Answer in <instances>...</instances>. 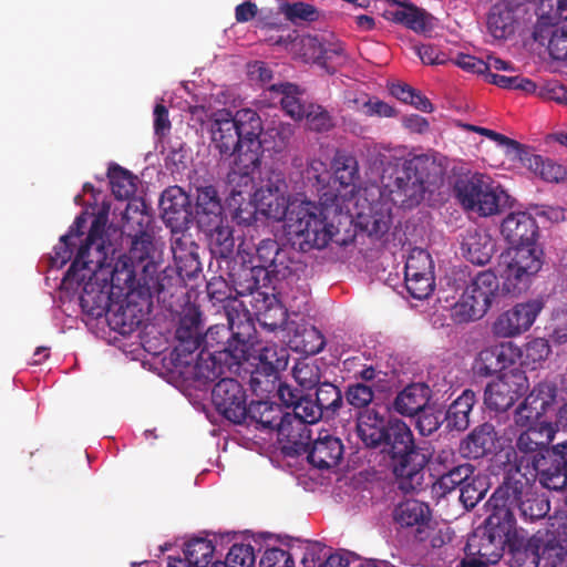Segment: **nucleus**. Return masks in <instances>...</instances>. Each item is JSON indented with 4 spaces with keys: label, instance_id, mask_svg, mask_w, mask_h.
I'll list each match as a JSON object with an SVG mask.
<instances>
[{
    "label": "nucleus",
    "instance_id": "1",
    "mask_svg": "<svg viewBox=\"0 0 567 567\" xmlns=\"http://www.w3.org/2000/svg\"><path fill=\"white\" fill-rule=\"evenodd\" d=\"M245 332L237 331L228 339L226 346L221 349L215 348L213 340L214 334H228V330L224 324L209 327L203 334L202 313L198 308H188L179 320V324L175 332L176 346L174 353L176 360L182 364H189L187 357L192 355L203 344L204 348L198 354L195 363L194 374L198 381L204 383L214 382L226 371H230L234 367L238 368L243 362L248 361L251 357L254 348L252 332L255 331L252 323L244 324Z\"/></svg>",
    "mask_w": 567,
    "mask_h": 567
},
{
    "label": "nucleus",
    "instance_id": "2",
    "mask_svg": "<svg viewBox=\"0 0 567 567\" xmlns=\"http://www.w3.org/2000/svg\"><path fill=\"white\" fill-rule=\"evenodd\" d=\"M105 221L94 218L89 234L81 243L75 259L63 277L62 284L71 289L82 288L80 306L86 315L101 317L106 308L107 296L100 284L93 281L97 270L102 269L109 257L110 245H106Z\"/></svg>",
    "mask_w": 567,
    "mask_h": 567
},
{
    "label": "nucleus",
    "instance_id": "3",
    "mask_svg": "<svg viewBox=\"0 0 567 567\" xmlns=\"http://www.w3.org/2000/svg\"><path fill=\"white\" fill-rule=\"evenodd\" d=\"M379 449L385 466L395 477L402 492L412 493L421 489L429 456L415 443L411 427L403 420H388V432Z\"/></svg>",
    "mask_w": 567,
    "mask_h": 567
},
{
    "label": "nucleus",
    "instance_id": "4",
    "mask_svg": "<svg viewBox=\"0 0 567 567\" xmlns=\"http://www.w3.org/2000/svg\"><path fill=\"white\" fill-rule=\"evenodd\" d=\"M491 515L516 526L515 511L524 520H536L549 511V502L538 495L535 480L529 478L519 467H511L503 483L488 501Z\"/></svg>",
    "mask_w": 567,
    "mask_h": 567
},
{
    "label": "nucleus",
    "instance_id": "5",
    "mask_svg": "<svg viewBox=\"0 0 567 567\" xmlns=\"http://www.w3.org/2000/svg\"><path fill=\"white\" fill-rule=\"evenodd\" d=\"M444 169L434 154L415 155L405 159L402 167L384 183L390 200L394 205L412 208L424 199L431 186L443 178Z\"/></svg>",
    "mask_w": 567,
    "mask_h": 567
},
{
    "label": "nucleus",
    "instance_id": "6",
    "mask_svg": "<svg viewBox=\"0 0 567 567\" xmlns=\"http://www.w3.org/2000/svg\"><path fill=\"white\" fill-rule=\"evenodd\" d=\"M285 219L289 240L300 251L322 249L334 235L336 228L328 221L324 209L311 202L291 205Z\"/></svg>",
    "mask_w": 567,
    "mask_h": 567
},
{
    "label": "nucleus",
    "instance_id": "7",
    "mask_svg": "<svg viewBox=\"0 0 567 567\" xmlns=\"http://www.w3.org/2000/svg\"><path fill=\"white\" fill-rule=\"evenodd\" d=\"M499 296L497 276L485 270L478 272L465 287L458 300L451 307L455 323H468L482 319Z\"/></svg>",
    "mask_w": 567,
    "mask_h": 567
},
{
    "label": "nucleus",
    "instance_id": "8",
    "mask_svg": "<svg viewBox=\"0 0 567 567\" xmlns=\"http://www.w3.org/2000/svg\"><path fill=\"white\" fill-rule=\"evenodd\" d=\"M453 190L458 203L467 212L483 217L499 213L504 190L485 174L474 173L460 176Z\"/></svg>",
    "mask_w": 567,
    "mask_h": 567
},
{
    "label": "nucleus",
    "instance_id": "9",
    "mask_svg": "<svg viewBox=\"0 0 567 567\" xmlns=\"http://www.w3.org/2000/svg\"><path fill=\"white\" fill-rule=\"evenodd\" d=\"M516 526L503 522L499 516L488 515L483 528L476 529L465 546V555L478 556L489 565L503 557L505 546L516 537Z\"/></svg>",
    "mask_w": 567,
    "mask_h": 567
},
{
    "label": "nucleus",
    "instance_id": "10",
    "mask_svg": "<svg viewBox=\"0 0 567 567\" xmlns=\"http://www.w3.org/2000/svg\"><path fill=\"white\" fill-rule=\"evenodd\" d=\"M284 188L285 182L279 176H276V181H268L267 184L260 186L254 194V203L248 202L245 207L239 205L236 209L237 223L252 225L257 220L258 212L269 219H285L291 206L287 205Z\"/></svg>",
    "mask_w": 567,
    "mask_h": 567
},
{
    "label": "nucleus",
    "instance_id": "11",
    "mask_svg": "<svg viewBox=\"0 0 567 567\" xmlns=\"http://www.w3.org/2000/svg\"><path fill=\"white\" fill-rule=\"evenodd\" d=\"M512 259L504 271L503 288L507 293L518 295L528 287L532 276L543 266V250L532 241L512 247Z\"/></svg>",
    "mask_w": 567,
    "mask_h": 567
},
{
    "label": "nucleus",
    "instance_id": "12",
    "mask_svg": "<svg viewBox=\"0 0 567 567\" xmlns=\"http://www.w3.org/2000/svg\"><path fill=\"white\" fill-rule=\"evenodd\" d=\"M155 246L153 236L147 231H140L132 240L127 261H117L111 276L114 286L121 289L134 290L138 274L148 260L154 259Z\"/></svg>",
    "mask_w": 567,
    "mask_h": 567
},
{
    "label": "nucleus",
    "instance_id": "13",
    "mask_svg": "<svg viewBox=\"0 0 567 567\" xmlns=\"http://www.w3.org/2000/svg\"><path fill=\"white\" fill-rule=\"evenodd\" d=\"M260 269H265L264 285H272L276 281L288 279L299 269V265L289 254V250L281 248L277 240L266 238L256 246V255L250 260Z\"/></svg>",
    "mask_w": 567,
    "mask_h": 567
},
{
    "label": "nucleus",
    "instance_id": "14",
    "mask_svg": "<svg viewBox=\"0 0 567 567\" xmlns=\"http://www.w3.org/2000/svg\"><path fill=\"white\" fill-rule=\"evenodd\" d=\"M212 401L217 412L234 424L247 421V393L243 384L233 378H221L213 388Z\"/></svg>",
    "mask_w": 567,
    "mask_h": 567
},
{
    "label": "nucleus",
    "instance_id": "15",
    "mask_svg": "<svg viewBox=\"0 0 567 567\" xmlns=\"http://www.w3.org/2000/svg\"><path fill=\"white\" fill-rule=\"evenodd\" d=\"M542 309L543 302L539 300L517 303L495 319L492 324V332L498 338L520 336L529 330Z\"/></svg>",
    "mask_w": 567,
    "mask_h": 567
},
{
    "label": "nucleus",
    "instance_id": "16",
    "mask_svg": "<svg viewBox=\"0 0 567 567\" xmlns=\"http://www.w3.org/2000/svg\"><path fill=\"white\" fill-rule=\"evenodd\" d=\"M526 378L520 373H504L487 384L484 403L495 412H505L512 408L525 391Z\"/></svg>",
    "mask_w": 567,
    "mask_h": 567
},
{
    "label": "nucleus",
    "instance_id": "17",
    "mask_svg": "<svg viewBox=\"0 0 567 567\" xmlns=\"http://www.w3.org/2000/svg\"><path fill=\"white\" fill-rule=\"evenodd\" d=\"M198 249V245L189 233L181 228H172L171 250L176 272L183 280L196 278L202 271Z\"/></svg>",
    "mask_w": 567,
    "mask_h": 567
},
{
    "label": "nucleus",
    "instance_id": "18",
    "mask_svg": "<svg viewBox=\"0 0 567 567\" xmlns=\"http://www.w3.org/2000/svg\"><path fill=\"white\" fill-rule=\"evenodd\" d=\"M258 322L269 331L282 329L290 334L292 322L288 321V311L274 293L257 292L250 301Z\"/></svg>",
    "mask_w": 567,
    "mask_h": 567
},
{
    "label": "nucleus",
    "instance_id": "19",
    "mask_svg": "<svg viewBox=\"0 0 567 567\" xmlns=\"http://www.w3.org/2000/svg\"><path fill=\"white\" fill-rule=\"evenodd\" d=\"M276 430L278 441L282 445V452L288 456L303 455L311 441L309 424L302 422L296 415L286 412Z\"/></svg>",
    "mask_w": 567,
    "mask_h": 567
},
{
    "label": "nucleus",
    "instance_id": "20",
    "mask_svg": "<svg viewBox=\"0 0 567 567\" xmlns=\"http://www.w3.org/2000/svg\"><path fill=\"white\" fill-rule=\"evenodd\" d=\"M210 134L212 145L218 151L221 158L236 157L246 152V148L241 147L243 143L236 131V123L231 120L229 112L224 111L216 114L210 125Z\"/></svg>",
    "mask_w": 567,
    "mask_h": 567
},
{
    "label": "nucleus",
    "instance_id": "21",
    "mask_svg": "<svg viewBox=\"0 0 567 567\" xmlns=\"http://www.w3.org/2000/svg\"><path fill=\"white\" fill-rule=\"evenodd\" d=\"M159 208L164 221L171 228H183L192 216L190 199L177 185L167 187L161 195Z\"/></svg>",
    "mask_w": 567,
    "mask_h": 567
},
{
    "label": "nucleus",
    "instance_id": "22",
    "mask_svg": "<svg viewBox=\"0 0 567 567\" xmlns=\"http://www.w3.org/2000/svg\"><path fill=\"white\" fill-rule=\"evenodd\" d=\"M432 389L424 382H411L396 393L390 410L404 417H414L430 403Z\"/></svg>",
    "mask_w": 567,
    "mask_h": 567
},
{
    "label": "nucleus",
    "instance_id": "23",
    "mask_svg": "<svg viewBox=\"0 0 567 567\" xmlns=\"http://www.w3.org/2000/svg\"><path fill=\"white\" fill-rule=\"evenodd\" d=\"M395 523L401 527H415V537L423 542L432 519L430 506L417 499H406L398 504L393 512Z\"/></svg>",
    "mask_w": 567,
    "mask_h": 567
},
{
    "label": "nucleus",
    "instance_id": "24",
    "mask_svg": "<svg viewBox=\"0 0 567 567\" xmlns=\"http://www.w3.org/2000/svg\"><path fill=\"white\" fill-rule=\"evenodd\" d=\"M261 163V155L250 153H240L236 155L227 174V185L230 188V195L235 197L249 192L254 187V175Z\"/></svg>",
    "mask_w": 567,
    "mask_h": 567
},
{
    "label": "nucleus",
    "instance_id": "25",
    "mask_svg": "<svg viewBox=\"0 0 567 567\" xmlns=\"http://www.w3.org/2000/svg\"><path fill=\"white\" fill-rule=\"evenodd\" d=\"M159 268L161 265L155 260H148L143 265V269L135 281V289H144L150 297L161 299L162 295L175 285V281L182 279L178 275L177 277L174 276L176 269L174 270L169 267L164 269Z\"/></svg>",
    "mask_w": 567,
    "mask_h": 567
},
{
    "label": "nucleus",
    "instance_id": "26",
    "mask_svg": "<svg viewBox=\"0 0 567 567\" xmlns=\"http://www.w3.org/2000/svg\"><path fill=\"white\" fill-rule=\"evenodd\" d=\"M501 233L511 247L522 246L537 240L538 225L529 213H511L502 221Z\"/></svg>",
    "mask_w": 567,
    "mask_h": 567
},
{
    "label": "nucleus",
    "instance_id": "27",
    "mask_svg": "<svg viewBox=\"0 0 567 567\" xmlns=\"http://www.w3.org/2000/svg\"><path fill=\"white\" fill-rule=\"evenodd\" d=\"M308 462L317 468H331L339 464L343 455L341 440L326 432L320 433L313 442L309 441Z\"/></svg>",
    "mask_w": 567,
    "mask_h": 567
},
{
    "label": "nucleus",
    "instance_id": "28",
    "mask_svg": "<svg viewBox=\"0 0 567 567\" xmlns=\"http://www.w3.org/2000/svg\"><path fill=\"white\" fill-rule=\"evenodd\" d=\"M231 120L236 123V131L243 143L241 147L246 148L245 153L262 155L260 141L262 124L258 113L250 109H243L237 111Z\"/></svg>",
    "mask_w": 567,
    "mask_h": 567
},
{
    "label": "nucleus",
    "instance_id": "29",
    "mask_svg": "<svg viewBox=\"0 0 567 567\" xmlns=\"http://www.w3.org/2000/svg\"><path fill=\"white\" fill-rule=\"evenodd\" d=\"M223 210L221 199L214 186L197 188L195 212L197 224L202 229H209L217 223H223Z\"/></svg>",
    "mask_w": 567,
    "mask_h": 567
},
{
    "label": "nucleus",
    "instance_id": "30",
    "mask_svg": "<svg viewBox=\"0 0 567 567\" xmlns=\"http://www.w3.org/2000/svg\"><path fill=\"white\" fill-rule=\"evenodd\" d=\"M285 414L282 408L275 402L251 401L244 424L259 431H276Z\"/></svg>",
    "mask_w": 567,
    "mask_h": 567
},
{
    "label": "nucleus",
    "instance_id": "31",
    "mask_svg": "<svg viewBox=\"0 0 567 567\" xmlns=\"http://www.w3.org/2000/svg\"><path fill=\"white\" fill-rule=\"evenodd\" d=\"M497 436L493 424L476 426L461 443V451L468 458H482L495 450Z\"/></svg>",
    "mask_w": 567,
    "mask_h": 567
},
{
    "label": "nucleus",
    "instance_id": "32",
    "mask_svg": "<svg viewBox=\"0 0 567 567\" xmlns=\"http://www.w3.org/2000/svg\"><path fill=\"white\" fill-rule=\"evenodd\" d=\"M523 154L520 164L542 181L558 184L566 179L567 169L556 161L535 154L529 147Z\"/></svg>",
    "mask_w": 567,
    "mask_h": 567
},
{
    "label": "nucleus",
    "instance_id": "33",
    "mask_svg": "<svg viewBox=\"0 0 567 567\" xmlns=\"http://www.w3.org/2000/svg\"><path fill=\"white\" fill-rule=\"evenodd\" d=\"M477 402L476 393L465 389L444 412V421L449 431H465L471 424V413Z\"/></svg>",
    "mask_w": 567,
    "mask_h": 567
},
{
    "label": "nucleus",
    "instance_id": "34",
    "mask_svg": "<svg viewBox=\"0 0 567 567\" xmlns=\"http://www.w3.org/2000/svg\"><path fill=\"white\" fill-rule=\"evenodd\" d=\"M392 224L391 209L380 203L369 206L368 212L357 215V227L367 233L369 237L382 238L388 234Z\"/></svg>",
    "mask_w": 567,
    "mask_h": 567
},
{
    "label": "nucleus",
    "instance_id": "35",
    "mask_svg": "<svg viewBox=\"0 0 567 567\" xmlns=\"http://www.w3.org/2000/svg\"><path fill=\"white\" fill-rule=\"evenodd\" d=\"M462 251L470 262L484 266L495 251V243L484 230H468L462 241Z\"/></svg>",
    "mask_w": 567,
    "mask_h": 567
},
{
    "label": "nucleus",
    "instance_id": "36",
    "mask_svg": "<svg viewBox=\"0 0 567 567\" xmlns=\"http://www.w3.org/2000/svg\"><path fill=\"white\" fill-rule=\"evenodd\" d=\"M292 324L290 334H287L288 344L292 350L306 355H315L323 350L326 339L319 329L309 324Z\"/></svg>",
    "mask_w": 567,
    "mask_h": 567
},
{
    "label": "nucleus",
    "instance_id": "37",
    "mask_svg": "<svg viewBox=\"0 0 567 567\" xmlns=\"http://www.w3.org/2000/svg\"><path fill=\"white\" fill-rule=\"evenodd\" d=\"M215 546L212 540L194 538L185 544V558H169L167 567H208Z\"/></svg>",
    "mask_w": 567,
    "mask_h": 567
},
{
    "label": "nucleus",
    "instance_id": "38",
    "mask_svg": "<svg viewBox=\"0 0 567 567\" xmlns=\"http://www.w3.org/2000/svg\"><path fill=\"white\" fill-rule=\"evenodd\" d=\"M388 432V421L375 411L361 415L357 422V433L367 447L379 449Z\"/></svg>",
    "mask_w": 567,
    "mask_h": 567
},
{
    "label": "nucleus",
    "instance_id": "39",
    "mask_svg": "<svg viewBox=\"0 0 567 567\" xmlns=\"http://www.w3.org/2000/svg\"><path fill=\"white\" fill-rule=\"evenodd\" d=\"M264 272L265 269H260L254 264L250 266L243 264L238 269L234 268L230 271L229 277L238 295H250L251 299H254V295L257 292H264L261 288H267L269 286L264 285Z\"/></svg>",
    "mask_w": 567,
    "mask_h": 567
},
{
    "label": "nucleus",
    "instance_id": "40",
    "mask_svg": "<svg viewBox=\"0 0 567 567\" xmlns=\"http://www.w3.org/2000/svg\"><path fill=\"white\" fill-rule=\"evenodd\" d=\"M474 472H476V467L471 463L458 464L450 468L445 466V472L440 474L432 484L433 494L437 497H445L456 488L461 489Z\"/></svg>",
    "mask_w": 567,
    "mask_h": 567
},
{
    "label": "nucleus",
    "instance_id": "41",
    "mask_svg": "<svg viewBox=\"0 0 567 567\" xmlns=\"http://www.w3.org/2000/svg\"><path fill=\"white\" fill-rule=\"evenodd\" d=\"M393 21L416 33L425 34L433 29L432 17L412 3H400L393 13Z\"/></svg>",
    "mask_w": 567,
    "mask_h": 567
},
{
    "label": "nucleus",
    "instance_id": "42",
    "mask_svg": "<svg viewBox=\"0 0 567 567\" xmlns=\"http://www.w3.org/2000/svg\"><path fill=\"white\" fill-rule=\"evenodd\" d=\"M107 177L116 199L126 200L135 195L138 181L130 171L117 164H112L107 169Z\"/></svg>",
    "mask_w": 567,
    "mask_h": 567
},
{
    "label": "nucleus",
    "instance_id": "43",
    "mask_svg": "<svg viewBox=\"0 0 567 567\" xmlns=\"http://www.w3.org/2000/svg\"><path fill=\"white\" fill-rule=\"evenodd\" d=\"M517 17L499 4H495L487 18V29L496 40H505L515 32Z\"/></svg>",
    "mask_w": 567,
    "mask_h": 567
},
{
    "label": "nucleus",
    "instance_id": "44",
    "mask_svg": "<svg viewBox=\"0 0 567 567\" xmlns=\"http://www.w3.org/2000/svg\"><path fill=\"white\" fill-rule=\"evenodd\" d=\"M316 401L327 419L333 417L338 414L343 405V395L341 390L330 383L323 382L317 385Z\"/></svg>",
    "mask_w": 567,
    "mask_h": 567
},
{
    "label": "nucleus",
    "instance_id": "45",
    "mask_svg": "<svg viewBox=\"0 0 567 567\" xmlns=\"http://www.w3.org/2000/svg\"><path fill=\"white\" fill-rule=\"evenodd\" d=\"M336 179L342 186L353 185L359 178V164L354 155L347 151H338L333 157Z\"/></svg>",
    "mask_w": 567,
    "mask_h": 567
},
{
    "label": "nucleus",
    "instance_id": "46",
    "mask_svg": "<svg viewBox=\"0 0 567 567\" xmlns=\"http://www.w3.org/2000/svg\"><path fill=\"white\" fill-rule=\"evenodd\" d=\"M486 492L487 485L485 477L474 472L460 489V502L466 509H472L483 499Z\"/></svg>",
    "mask_w": 567,
    "mask_h": 567
},
{
    "label": "nucleus",
    "instance_id": "47",
    "mask_svg": "<svg viewBox=\"0 0 567 567\" xmlns=\"http://www.w3.org/2000/svg\"><path fill=\"white\" fill-rule=\"evenodd\" d=\"M204 230L209 234V245L214 254L227 257L233 252L235 240L229 226L217 223L215 227Z\"/></svg>",
    "mask_w": 567,
    "mask_h": 567
},
{
    "label": "nucleus",
    "instance_id": "48",
    "mask_svg": "<svg viewBox=\"0 0 567 567\" xmlns=\"http://www.w3.org/2000/svg\"><path fill=\"white\" fill-rule=\"evenodd\" d=\"M272 90H276L282 94L280 104L282 110L293 120H302L307 107L301 104L299 97L296 96V86L286 83L280 85H272Z\"/></svg>",
    "mask_w": 567,
    "mask_h": 567
},
{
    "label": "nucleus",
    "instance_id": "49",
    "mask_svg": "<svg viewBox=\"0 0 567 567\" xmlns=\"http://www.w3.org/2000/svg\"><path fill=\"white\" fill-rule=\"evenodd\" d=\"M557 396V385L553 381L537 383L530 393L525 398L527 404H534L540 412H546Z\"/></svg>",
    "mask_w": 567,
    "mask_h": 567
},
{
    "label": "nucleus",
    "instance_id": "50",
    "mask_svg": "<svg viewBox=\"0 0 567 567\" xmlns=\"http://www.w3.org/2000/svg\"><path fill=\"white\" fill-rule=\"evenodd\" d=\"M516 540L517 536L508 544L512 551L511 567H538V546L528 542L524 547H519L516 546Z\"/></svg>",
    "mask_w": 567,
    "mask_h": 567
},
{
    "label": "nucleus",
    "instance_id": "51",
    "mask_svg": "<svg viewBox=\"0 0 567 567\" xmlns=\"http://www.w3.org/2000/svg\"><path fill=\"white\" fill-rule=\"evenodd\" d=\"M416 416L415 427L423 436L432 435L445 423L444 413L440 409L431 406L430 403L426 408H423V411H420Z\"/></svg>",
    "mask_w": 567,
    "mask_h": 567
},
{
    "label": "nucleus",
    "instance_id": "52",
    "mask_svg": "<svg viewBox=\"0 0 567 567\" xmlns=\"http://www.w3.org/2000/svg\"><path fill=\"white\" fill-rule=\"evenodd\" d=\"M303 118L306 120L307 127L313 132H328L334 126L332 116L321 105H308Z\"/></svg>",
    "mask_w": 567,
    "mask_h": 567
},
{
    "label": "nucleus",
    "instance_id": "53",
    "mask_svg": "<svg viewBox=\"0 0 567 567\" xmlns=\"http://www.w3.org/2000/svg\"><path fill=\"white\" fill-rule=\"evenodd\" d=\"M486 81L502 89L518 90L525 93H534L536 84L532 80L520 75H499L496 73H487Z\"/></svg>",
    "mask_w": 567,
    "mask_h": 567
},
{
    "label": "nucleus",
    "instance_id": "54",
    "mask_svg": "<svg viewBox=\"0 0 567 567\" xmlns=\"http://www.w3.org/2000/svg\"><path fill=\"white\" fill-rule=\"evenodd\" d=\"M432 269L430 254L423 249H414L406 259L404 276H434Z\"/></svg>",
    "mask_w": 567,
    "mask_h": 567
},
{
    "label": "nucleus",
    "instance_id": "55",
    "mask_svg": "<svg viewBox=\"0 0 567 567\" xmlns=\"http://www.w3.org/2000/svg\"><path fill=\"white\" fill-rule=\"evenodd\" d=\"M256 561L254 547L249 544H235L230 547L226 560L221 566L226 567H254Z\"/></svg>",
    "mask_w": 567,
    "mask_h": 567
},
{
    "label": "nucleus",
    "instance_id": "56",
    "mask_svg": "<svg viewBox=\"0 0 567 567\" xmlns=\"http://www.w3.org/2000/svg\"><path fill=\"white\" fill-rule=\"evenodd\" d=\"M290 415H296L298 419L309 425L317 423L324 416L323 410L319 408L316 399H313L312 395L306 393L299 403L295 405V409Z\"/></svg>",
    "mask_w": 567,
    "mask_h": 567
},
{
    "label": "nucleus",
    "instance_id": "57",
    "mask_svg": "<svg viewBox=\"0 0 567 567\" xmlns=\"http://www.w3.org/2000/svg\"><path fill=\"white\" fill-rule=\"evenodd\" d=\"M343 396L348 404L354 409L361 410L371 404L374 399V392L371 386L357 382L347 386Z\"/></svg>",
    "mask_w": 567,
    "mask_h": 567
},
{
    "label": "nucleus",
    "instance_id": "58",
    "mask_svg": "<svg viewBox=\"0 0 567 567\" xmlns=\"http://www.w3.org/2000/svg\"><path fill=\"white\" fill-rule=\"evenodd\" d=\"M473 371L478 377H492L502 371L492 347L481 350L473 363Z\"/></svg>",
    "mask_w": 567,
    "mask_h": 567
},
{
    "label": "nucleus",
    "instance_id": "59",
    "mask_svg": "<svg viewBox=\"0 0 567 567\" xmlns=\"http://www.w3.org/2000/svg\"><path fill=\"white\" fill-rule=\"evenodd\" d=\"M79 248L76 241L71 240V235L61 236L60 243L54 247V254L51 256V266L62 268L72 257L76 256Z\"/></svg>",
    "mask_w": 567,
    "mask_h": 567
},
{
    "label": "nucleus",
    "instance_id": "60",
    "mask_svg": "<svg viewBox=\"0 0 567 567\" xmlns=\"http://www.w3.org/2000/svg\"><path fill=\"white\" fill-rule=\"evenodd\" d=\"M405 287L414 299L427 298L434 289V276H404Z\"/></svg>",
    "mask_w": 567,
    "mask_h": 567
},
{
    "label": "nucleus",
    "instance_id": "61",
    "mask_svg": "<svg viewBox=\"0 0 567 567\" xmlns=\"http://www.w3.org/2000/svg\"><path fill=\"white\" fill-rule=\"evenodd\" d=\"M282 12L286 18L297 23V21H316L319 17L317 8L312 4L305 2L286 3L282 6Z\"/></svg>",
    "mask_w": 567,
    "mask_h": 567
},
{
    "label": "nucleus",
    "instance_id": "62",
    "mask_svg": "<svg viewBox=\"0 0 567 567\" xmlns=\"http://www.w3.org/2000/svg\"><path fill=\"white\" fill-rule=\"evenodd\" d=\"M549 54L554 60H567V24L557 27L549 39Z\"/></svg>",
    "mask_w": 567,
    "mask_h": 567
},
{
    "label": "nucleus",
    "instance_id": "63",
    "mask_svg": "<svg viewBox=\"0 0 567 567\" xmlns=\"http://www.w3.org/2000/svg\"><path fill=\"white\" fill-rule=\"evenodd\" d=\"M260 567H295V561L289 551L272 547L264 553Z\"/></svg>",
    "mask_w": 567,
    "mask_h": 567
},
{
    "label": "nucleus",
    "instance_id": "64",
    "mask_svg": "<svg viewBox=\"0 0 567 567\" xmlns=\"http://www.w3.org/2000/svg\"><path fill=\"white\" fill-rule=\"evenodd\" d=\"M534 404H527V400H524L523 403L518 405L515 412V423L520 427L535 426L539 423V419L545 414V412L538 411Z\"/></svg>",
    "mask_w": 567,
    "mask_h": 567
}]
</instances>
